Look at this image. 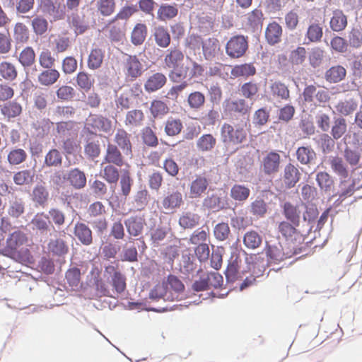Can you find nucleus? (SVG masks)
Segmentation results:
<instances>
[{
  "label": "nucleus",
  "instance_id": "obj_50",
  "mask_svg": "<svg viewBox=\"0 0 362 362\" xmlns=\"http://www.w3.org/2000/svg\"><path fill=\"white\" fill-rule=\"evenodd\" d=\"M183 129V124L180 119L168 118L165 123V132L169 136L178 135Z\"/></svg>",
  "mask_w": 362,
  "mask_h": 362
},
{
  "label": "nucleus",
  "instance_id": "obj_63",
  "mask_svg": "<svg viewBox=\"0 0 362 362\" xmlns=\"http://www.w3.org/2000/svg\"><path fill=\"white\" fill-rule=\"evenodd\" d=\"M35 59V54L33 49L30 47H27L20 54L19 62L23 66H30Z\"/></svg>",
  "mask_w": 362,
  "mask_h": 362
},
{
  "label": "nucleus",
  "instance_id": "obj_55",
  "mask_svg": "<svg viewBox=\"0 0 362 362\" xmlns=\"http://www.w3.org/2000/svg\"><path fill=\"white\" fill-rule=\"evenodd\" d=\"M178 10L176 6L170 5H162L158 11L159 20L165 21L172 19L177 15Z\"/></svg>",
  "mask_w": 362,
  "mask_h": 362
},
{
  "label": "nucleus",
  "instance_id": "obj_7",
  "mask_svg": "<svg viewBox=\"0 0 362 362\" xmlns=\"http://www.w3.org/2000/svg\"><path fill=\"white\" fill-rule=\"evenodd\" d=\"M305 206L303 202L293 203L285 202L282 205V214L286 221L295 225H299L302 214V209Z\"/></svg>",
  "mask_w": 362,
  "mask_h": 362
},
{
  "label": "nucleus",
  "instance_id": "obj_56",
  "mask_svg": "<svg viewBox=\"0 0 362 362\" xmlns=\"http://www.w3.org/2000/svg\"><path fill=\"white\" fill-rule=\"evenodd\" d=\"M66 279L67 284L72 289H76L78 288L81 281V272L80 269L74 267L67 270L66 272Z\"/></svg>",
  "mask_w": 362,
  "mask_h": 362
},
{
  "label": "nucleus",
  "instance_id": "obj_41",
  "mask_svg": "<svg viewBox=\"0 0 362 362\" xmlns=\"http://www.w3.org/2000/svg\"><path fill=\"white\" fill-rule=\"evenodd\" d=\"M0 76L7 81L15 80L18 76V71L15 65L6 61L1 62Z\"/></svg>",
  "mask_w": 362,
  "mask_h": 362
},
{
  "label": "nucleus",
  "instance_id": "obj_31",
  "mask_svg": "<svg viewBox=\"0 0 362 362\" xmlns=\"http://www.w3.org/2000/svg\"><path fill=\"white\" fill-rule=\"evenodd\" d=\"M150 298L153 300H158L164 298L165 300H173L175 296L168 291V285L163 281L162 283L156 284L150 292Z\"/></svg>",
  "mask_w": 362,
  "mask_h": 362
},
{
  "label": "nucleus",
  "instance_id": "obj_6",
  "mask_svg": "<svg viewBox=\"0 0 362 362\" xmlns=\"http://www.w3.org/2000/svg\"><path fill=\"white\" fill-rule=\"evenodd\" d=\"M144 66L136 55H127L124 63V73L127 79L134 81L140 77Z\"/></svg>",
  "mask_w": 362,
  "mask_h": 362
},
{
  "label": "nucleus",
  "instance_id": "obj_32",
  "mask_svg": "<svg viewBox=\"0 0 362 362\" xmlns=\"http://www.w3.org/2000/svg\"><path fill=\"white\" fill-rule=\"evenodd\" d=\"M67 180L76 189L83 188L86 185V175L78 168H74L70 170L67 175Z\"/></svg>",
  "mask_w": 362,
  "mask_h": 362
},
{
  "label": "nucleus",
  "instance_id": "obj_47",
  "mask_svg": "<svg viewBox=\"0 0 362 362\" xmlns=\"http://www.w3.org/2000/svg\"><path fill=\"white\" fill-rule=\"evenodd\" d=\"M168 105L160 100H153L150 106V112L153 118H162L169 112Z\"/></svg>",
  "mask_w": 362,
  "mask_h": 362
},
{
  "label": "nucleus",
  "instance_id": "obj_38",
  "mask_svg": "<svg viewBox=\"0 0 362 362\" xmlns=\"http://www.w3.org/2000/svg\"><path fill=\"white\" fill-rule=\"evenodd\" d=\"M243 241L247 248L255 250L261 245L262 238L257 232L250 230L245 233Z\"/></svg>",
  "mask_w": 362,
  "mask_h": 362
},
{
  "label": "nucleus",
  "instance_id": "obj_52",
  "mask_svg": "<svg viewBox=\"0 0 362 362\" xmlns=\"http://www.w3.org/2000/svg\"><path fill=\"white\" fill-rule=\"evenodd\" d=\"M98 11L103 16L112 15L116 8L115 0H96Z\"/></svg>",
  "mask_w": 362,
  "mask_h": 362
},
{
  "label": "nucleus",
  "instance_id": "obj_1",
  "mask_svg": "<svg viewBox=\"0 0 362 362\" xmlns=\"http://www.w3.org/2000/svg\"><path fill=\"white\" fill-rule=\"evenodd\" d=\"M298 226L299 225L282 221L278 225V231L291 248L300 252V246L303 244L305 237L297 228Z\"/></svg>",
  "mask_w": 362,
  "mask_h": 362
},
{
  "label": "nucleus",
  "instance_id": "obj_53",
  "mask_svg": "<svg viewBox=\"0 0 362 362\" xmlns=\"http://www.w3.org/2000/svg\"><path fill=\"white\" fill-rule=\"evenodd\" d=\"M100 175L110 184H116L119 177L118 169L112 165L105 166Z\"/></svg>",
  "mask_w": 362,
  "mask_h": 362
},
{
  "label": "nucleus",
  "instance_id": "obj_62",
  "mask_svg": "<svg viewBox=\"0 0 362 362\" xmlns=\"http://www.w3.org/2000/svg\"><path fill=\"white\" fill-rule=\"evenodd\" d=\"M33 200L40 206H44L48 199L49 193L45 187L37 185L33 191Z\"/></svg>",
  "mask_w": 362,
  "mask_h": 362
},
{
  "label": "nucleus",
  "instance_id": "obj_15",
  "mask_svg": "<svg viewBox=\"0 0 362 362\" xmlns=\"http://www.w3.org/2000/svg\"><path fill=\"white\" fill-rule=\"evenodd\" d=\"M124 225L130 236L138 237L143 233L146 220L144 216H133L124 221Z\"/></svg>",
  "mask_w": 362,
  "mask_h": 362
},
{
  "label": "nucleus",
  "instance_id": "obj_26",
  "mask_svg": "<svg viewBox=\"0 0 362 362\" xmlns=\"http://www.w3.org/2000/svg\"><path fill=\"white\" fill-rule=\"evenodd\" d=\"M203 54L206 59H214L220 51V45L217 39L210 37L202 43Z\"/></svg>",
  "mask_w": 362,
  "mask_h": 362
},
{
  "label": "nucleus",
  "instance_id": "obj_22",
  "mask_svg": "<svg viewBox=\"0 0 362 362\" xmlns=\"http://www.w3.org/2000/svg\"><path fill=\"white\" fill-rule=\"evenodd\" d=\"M1 113L8 119L19 116L23 111L22 105L16 100L9 101L0 105Z\"/></svg>",
  "mask_w": 362,
  "mask_h": 362
},
{
  "label": "nucleus",
  "instance_id": "obj_19",
  "mask_svg": "<svg viewBox=\"0 0 362 362\" xmlns=\"http://www.w3.org/2000/svg\"><path fill=\"white\" fill-rule=\"evenodd\" d=\"M74 234L76 238L84 245L93 243V233L90 228L84 223L77 222L74 228Z\"/></svg>",
  "mask_w": 362,
  "mask_h": 362
},
{
  "label": "nucleus",
  "instance_id": "obj_42",
  "mask_svg": "<svg viewBox=\"0 0 362 362\" xmlns=\"http://www.w3.org/2000/svg\"><path fill=\"white\" fill-rule=\"evenodd\" d=\"M256 74V69L252 64H243L235 66L231 70V75L235 78L252 76Z\"/></svg>",
  "mask_w": 362,
  "mask_h": 362
},
{
  "label": "nucleus",
  "instance_id": "obj_51",
  "mask_svg": "<svg viewBox=\"0 0 362 362\" xmlns=\"http://www.w3.org/2000/svg\"><path fill=\"white\" fill-rule=\"evenodd\" d=\"M110 284L112 286V292L114 293L115 298H116L126 289V278L124 275L121 273L112 276Z\"/></svg>",
  "mask_w": 362,
  "mask_h": 362
},
{
  "label": "nucleus",
  "instance_id": "obj_29",
  "mask_svg": "<svg viewBox=\"0 0 362 362\" xmlns=\"http://www.w3.org/2000/svg\"><path fill=\"white\" fill-rule=\"evenodd\" d=\"M105 160L107 163H113L119 167L122 166L124 163L123 156L119 148L110 144L107 146Z\"/></svg>",
  "mask_w": 362,
  "mask_h": 362
},
{
  "label": "nucleus",
  "instance_id": "obj_40",
  "mask_svg": "<svg viewBox=\"0 0 362 362\" xmlns=\"http://www.w3.org/2000/svg\"><path fill=\"white\" fill-rule=\"evenodd\" d=\"M105 51L100 48L92 49L88 59V66L90 69L100 68L103 62Z\"/></svg>",
  "mask_w": 362,
  "mask_h": 362
},
{
  "label": "nucleus",
  "instance_id": "obj_5",
  "mask_svg": "<svg viewBox=\"0 0 362 362\" xmlns=\"http://www.w3.org/2000/svg\"><path fill=\"white\" fill-rule=\"evenodd\" d=\"M86 127L92 134L109 133L112 129V122L103 116L90 115L86 120Z\"/></svg>",
  "mask_w": 362,
  "mask_h": 362
},
{
  "label": "nucleus",
  "instance_id": "obj_16",
  "mask_svg": "<svg viewBox=\"0 0 362 362\" xmlns=\"http://www.w3.org/2000/svg\"><path fill=\"white\" fill-rule=\"evenodd\" d=\"M171 233L170 224H159L150 230V240L153 247L160 246L168 235Z\"/></svg>",
  "mask_w": 362,
  "mask_h": 362
},
{
  "label": "nucleus",
  "instance_id": "obj_27",
  "mask_svg": "<svg viewBox=\"0 0 362 362\" xmlns=\"http://www.w3.org/2000/svg\"><path fill=\"white\" fill-rule=\"evenodd\" d=\"M145 115L141 110L128 111L125 116L124 124L129 127H139L144 124Z\"/></svg>",
  "mask_w": 362,
  "mask_h": 362
},
{
  "label": "nucleus",
  "instance_id": "obj_14",
  "mask_svg": "<svg viewBox=\"0 0 362 362\" xmlns=\"http://www.w3.org/2000/svg\"><path fill=\"white\" fill-rule=\"evenodd\" d=\"M241 263L240 255L236 253H232L225 272L227 281L233 283L241 278L239 268Z\"/></svg>",
  "mask_w": 362,
  "mask_h": 362
},
{
  "label": "nucleus",
  "instance_id": "obj_49",
  "mask_svg": "<svg viewBox=\"0 0 362 362\" xmlns=\"http://www.w3.org/2000/svg\"><path fill=\"white\" fill-rule=\"evenodd\" d=\"M60 74L56 69H48L38 76V81L42 86H51L59 78Z\"/></svg>",
  "mask_w": 362,
  "mask_h": 362
},
{
  "label": "nucleus",
  "instance_id": "obj_17",
  "mask_svg": "<svg viewBox=\"0 0 362 362\" xmlns=\"http://www.w3.org/2000/svg\"><path fill=\"white\" fill-rule=\"evenodd\" d=\"M42 9L45 15L48 16L53 21L63 19L65 16V5L56 6L50 0L44 2Z\"/></svg>",
  "mask_w": 362,
  "mask_h": 362
},
{
  "label": "nucleus",
  "instance_id": "obj_46",
  "mask_svg": "<svg viewBox=\"0 0 362 362\" xmlns=\"http://www.w3.org/2000/svg\"><path fill=\"white\" fill-rule=\"evenodd\" d=\"M25 202L21 199H15L10 202L7 213L11 218L17 219L25 213Z\"/></svg>",
  "mask_w": 362,
  "mask_h": 362
},
{
  "label": "nucleus",
  "instance_id": "obj_37",
  "mask_svg": "<svg viewBox=\"0 0 362 362\" xmlns=\"http://www.w3.org/2000/svg\"><path fill=\"white\" fill-rule=\"evenodd\" d=\"M358 107V103L354 98L339 101L335 106L336 110L342 115L347 116L353 113Z\"/></svg>",
  "mask_w": 362,
  "mask_h": 362
},
{
  "label": "nucleus",
  "instance_id": "obj_25",
  "mask_svg": "<svg viewBox=\"0 0 362 362\" xmlns=\"http://www.w3.org/2000/svg\"><path fill=\"white\" fill-rule=\"evenodd\" d=\"M296 155L297 160L302 165H310L316 158V153L310 146L298 147Z\"/></svg>",
  "mask_w": 362,
  "mask_h": 362
},
{
  "label": "nucleus",
  "instance_id": "obj_64",
  "mask_svg": "<svg viewBox=\"0 0 362 362\" xmlns=\"http://www.w3.org/2000/svg\"><path fill=\"white\" fill-rule=\"evenodd\" d=\"M168 285V291L174 295L184 291L185 286L182 282L175 276L169 275L166 281H164Z\"/></svg>",
  "mask_w": 362,
  "mask_h": 362
},
{
  "label": "nucleus",
  "instance_id": "obj_33",
  "mask_svg": "<svg viewBox=\"0 0 362 362\" xmlns=\"http://www.w3.org/2000/svg\"><path fill=\"white\" fill-rule=\"evenodd\" d=\"M216 143V139L212 134H204L197 139V148L201 152H209L215 148Z\"/></svg>",
  "mask_w": 362,
  "mask_h": 362
},
{
  "label": "nucleus",
  "instance_id": "obj_9",
  "mask_svg": "<svg viewBox=\"0 0 362 362\" xmlns=\"http://www.w3.org/2000/svg\"><path fill=\"white\" fill-rule=\"evenodd\" d=\"M247 49V41L243 36H234L226 44V53L233 58L242 57Z\"/></svg>",
  "mask_w": 362,
  "mask_h": 362
},
{
  "label": "nucleus",
  "instance_id": "obj_28",
  "mask_svg": "<svg viewBox=\"0 0 362 362\" xmlns=\"http://www.w3.org/2000/svg\"><path fill=\"white\" fill-rule=\"evenodd\" d=\"M329 164L332 171L341 179L349 177V170L343 159L339 156H332L329 159Z\"/></svg>",
  "mask_w": 362,
  "mask_h": 362
},
{
  "label": "nucleus",
  "instance_id": "obj_44",
  "mask_svg": "<svg viewBox=\"0 0 362 362\" xmlns=\"http://www.w3.org/2000/svg\"><path fill=\"white\" fill-rule=\"evenodd\" d=\"M272 96L280 100H288L290 92L287 86L280 81H275L270 86Z\"/></svg>",
  "mask_w": 362,
  "mask_h": 362
},
{
  "label": "nucleus",
  "instance_id": "obj_4",
  "mask_svg": "<svg viewBox=\"0 0 362 362\" xmlns=\"http://www.w3.org/2000/svg\"><path fill=\"white\" fill-rule=\"evenodd\" d=\"M268 260L274 264L280 262L292 257L294 255L299 254L298 251L293 248L285 250L280 243L270 244L266 242L264 249Z\"/></svg>",
  "mask_w": 362,
  "mask_h": 362
},
{
  "label": "nucleus",
  "instance_id": "obj_18",
  "mask_svg": "<svg viewBox=\"0 0 362 362\" xmlns=\"http://www.w3.org/2000/svg\"><path fill=\"white\" fill-rule=\"evenodd\" d=\"M167 82L166 76L160 72H156L149 76L145 83L144 88L148 93L155 92L162 88Z\"/></svg>",
  "mask_w": 362,
  "mask_h": 362
},
{
  "label": "nucleus",
  "instance_id": "obj_36",
  "mask_svg": "<svg viewBox=\"0 0 362 362\" xmlns=\"http://www.w3.org/2000/svg\"><path fill=\"white\" fill-rule=\"evenodd\" d=\"M346 74V71L342 66H334L326 71L325 79L329 83H338L345 78Z\"/></svg>",
  "mask_w": 362,
  "mask_h": 362
},
{
  "label": "nucleus",
  "instance_id": "obj_58",
  "mask_svg": "<svg viewBox=\"0 0 362 362\" xmlns=\"http://www.w3.org/2000/svg\"><path fill=\"white\" fill-rule=\"evenodd\" d=\"M146 36L145 24H136L132 33V42L135 45H141Z\"/></svg>",
  "mask_w": 362,
  "mask_h": 362
},
{
  "label": "nucleus",
  "instance_id": "obj_60",
  "mask_svg": "<svg viewBox=\"0 0 362 362\" xmlns=\"http://www.w3.org/2000/svg\"><path fill=\"white\" fill-rule=\"evenodd\" d=\"M155 40L158 46L165 48L170 43V36L167 30L162 27L158 28L154 33Z\"/></svg>",
  "mask_w": 362,
  "mask_h": 362
},
{
  "label": "nucleus",
  "instance_id": "obj_34",
  "mask_svg": "<svg viewBox=\"0 0 362 362\" xmlns=\"http://www.w3.org/2000/svg\"><path fill=\"white\" fill-rule=\"evenodd\" d=\"M316 182L320 189L325 193L330 192L334 188V180L327 172L321 171L317 173L316 175Z\"/></svg>",
  "mask_w": 362,
  "mask_h": 362
},
{
  "label": "nucleus",
  "instance_id": "obj_43",
  "mask_svg": "<svg viewBox=\"0 0 362 362\" xmlns=\"http://www.w3.org/2000/svg\"><path fill=\"white\" fill-rule=\"evenodd\" d=\"M282 29L279 24H268L265 37L270 45L278 43L281 40Z\"/></svg>",
  "mask_w": 362,
  "mask_h": 362
},
{
  "label": "nucleus",
  "instance_id": "obj_11",
  "mask_svg": "<svg viewBox=\"0 0 362 362\" xmlns=\"http://www.w3.org/2000/svg\"><path fill=\"white\" fill-rule=\"evenodd\" d=\"M184 204L183 195L178 190L168 193L161 202L162 207L168 214H173L180 209Z\"/></svg>",
  "mask_w": 362,
  "mask_h": 362
},
{
  "label": "nucleus",
  "instance_id": "obj_35",
  "mask_svg": "<svg viewBox=\"0 0 362 362\" xmlns=\"http://www.w3.org/2000/svg\"><path fill=\"white\" fill-rule=\"evenodd\" d=\"M250 189L247 187L240 184L234 185L230 192V197L233 200L239 202L246 201L250 197Z\"/></svg>",
  "mask_w": 362,
  "mask_h": 362
},
{
  "label": "nucleus",
  "instance_id": "obj_57",
  "mask_svg": "<svg viewBox=\"0 0 362 362\" xmlns=\"http://www.w3.org/2000/svg\"><path fill=\"white\" fill-rule=\"evenodd\" d=\"M187 103L192 109L199 110L205 103V96L199 91L192 92L188 95Z\"/></svg>",
  "mask_w": 362,
  "mask_h": 362
},
{
  "label": "nucleus",
  "instance_id": "obj_30",
  "mask_svg": "<svg viewBox=\"0 0 362 362\" xmlns=\"http://www.w3.org/2000/svg\"><path fill=\"white\" fill-rule=\"evenodd\" d=\"M240 95L250 100H255L259 96V86L254 81L244 83L239 89Z\"/></svg>",
  "mask_w": 362,
  "mask_h": 362
},
{
  "label": "nucleus",
  "instance_id": "obj_21",
  "mask_svg": "<svg viewBox=\"0 0 362 362\" xmlns=\"http://www.w3.org/2000/svg\"><path fill=\"white\" fill-rule=\"evenodd\" d=\"M209 182L205 177L198 175L191 182L189 187V195L191 198L200 197L206 190Z\"/></svg>",
  "mask_w": 362,
  "mask_h": 362
},
{
  "label": "nucleus",
  "instance_id": "obj_8",
  "mask_svg": "<svg viewBox=\"0 0 362 362\" xmlns=\"http://www.w3.org/2000/svg\"><path fill=\"white\" fill-rule=\"evenodd\" d=\"M281 156L276 151L267 153L261 162V168L266 175L276 174L280 169Z\"/></svg>",
  "mask_w": 362,
  "mask_h": 362
},
{
  "label": "nucleus",
  "instance_id": "obj_45",
  "mask_svg": "<svg viewBox=\"0 0 362 362\" xmlns=\"http://www.w3.org/2000/svg\"><path fill=\"white\" fill-rule=\"evenodd\" d=\"M27 158L28 154L24 149L14 148L8 152L7 160L11 165H18L24 163Z\"/></svg>",
  "mask_w": 362,
  "mask_h": 362
},
{
  "label": "nucleus",
  "instance_id": "obj_13",
  "mask_svg": "<svg viewBox=\"0 0 362 362\" xmlns=\"http://www.w3.org/2000/svg\"><path fill=\"white\" fill-rule=\"evenodd\" d=\"M114 141L123 153L126 156H132V144L131 141V134L125 129H117L114 136Z\"/></svg>",
  "mask_w": 362,
  "mask_h": 362
},
{
  "label": "nucleus",
  "instance_id": "obj_10",
  "mask_svg": "<svg viewBox=\"0 0 362 362\" xmlns=\"http://www.w3.org/2000/svg\"><path fill=\"white\" fill-rule=\"evenodd\" d=\"M301 173L297 166L289 163L284 168L281 181L286 189H291L300 180Z\"/></svg>",
  "mask_w": 362,
  "mask_h": 362
},
{
  "label": "nucleus",
  "instance_id": "obj_24",
  "mask_svg": "<svg viewBox=\"0 0 362 362\" xmlns=\"http://www.w3.org/2000/svg\"><path fill=\"white\" fill-rule=\"evenodd\" d=\"M200 216L192 211H184L179 218L178 223L183 229H192L199 225Z\"/></svg>",
  "mask_w": 362,
  "mask_h": 362
},
{
  "label": "nucleus",
  "instance_id": "obj_20",
  "mask_svg": "<svg viewBox=\"0 0 362 362\" xmlns=\"http://www.w3.org/2000/svg\"><path fill=\"white\" fill-rule=\"evenodd\" d=\"M225 109L229 112L240 113L245 115L249 112L250 107L244 98L236 100H226Z\"/></svg>",
  "mask_w": 362,
  "mask_h": 362
},
{
  "label": "nucleus",
  "instance_id": "obj_59",
  "mask_svg": "<svg viewBox=\"0 0 362 362\" xmlns=\"http://www.w3.org/2000/svg\"><path fill=\"white\" fill-rule=\"evenodd\" d=\"M49 250L54 254L62 255L68 252V246L62 239L51 240L48 243Z\"/></svg>",
  "mask_w": 362,
  "mask_h": 362
},
{
  "label": "nucleus",
  "instance_id": "obj_54",
  "mask_svg": "<svg viewBox=\"0 0 362 362\" xmlns=\"http://www.w3.org/2000/svg\"><path fill=\"white\" fill-rule=\"evenodd\" d=\"M34 173L30 170H23L16 173L13 175V182L17 185H28L33 181Z\"/></svg>",
  "mask_w": 362,
  "mask_h": 362
},
{
  "label": "nucleus",
  "instance_id": "obj_39",
  "mask_svg": "<svg viewBox=\"0 0 362 362\" xmlns=\"http://www.w3.org/2000/svg\"><path fill=\"white\" fill-rule=\"evenodd\" d=\"M347 131V123L344 118H335L331 128L330 134L334 139L339 140Z\"/></svg>",
  "mask_w": 362,
  "mask_h": 362
},
{
  "label": "nucleus",
  "instance_id": "obj_12",
  "mask_svg": "<svg viewBox=\"0 0 362 362\" xmlns=\"http://www.w3.org/2000/svg\"><path fill=\"white\" fill-rule=\"evenodd\" d=\"M28 238L24 232L16 230L9 234L6 239V250L14 253L20 247L28 245Z\"/></svg>",
  "mask_w": 362,
  "mask_h": 362
},
{
  "label": "nucleus",
  "instance_id": "obj_2",
  "mask_svg": "<svg viewBox=\"0 0 362 362\" xmlns=\"http://www.w3.org/2000/svg\"><path fill=\"white\" fill-rule=\"evenodd\" d=\"M246 123L242 122L234 126L224 123L221 128V137L226 145H238L246 140Z\"/></svg>",
  "mask_w": 362,
  "mask_h": 362
},
{
  "label": "nucleus",
  "instance_id": "obj_23",
  "mask_svg": "<svg viewBox=\"0 0 362 362\" xmlns=\"http://www.w3.org/2000/svg\"><path fill=\"white\" fill-rule=\"evenodd\" d=\"M33 230H37L41 233L47 232L52 226V222L48 215L44 212L37 213L31 221Z\"/></svg>",
  "mask_w": 362,
  "mask_h": 362
},
{
  "label": "nucleus",
  "instance_id": "obj_48",
  "mask_svg": "<svg viewBox=\"0 0 362 362\" xmlns=\"http://www.w3.org/2000/svg\"><path fill=\"white\" fill-rule=\"evenodd\" d=\"M62 163V156L56 148L50 149L45 156L44 165L48 168H57Z\"/></svg>",
  "mask_w": 362,
  "mask_h": 362
},
{
  "label": "nucleus",
  "instance_id": "obj_3",
  "mask_svg": "<svg viewBox=\"0 0 362 362\" xmlns=\"http://www.w3.org/2000/svg\"><path fill=\"white\" fill-rule=\"evenodd\" d=\"M185 55L182 50L177 47L168 49L164 56V68L170 70V76H185L186 71L183 70Z\"/></svg>",
  "mask_w": 362,
  "mask_h": 362
},
{
  "label": "nucleus",
  "instance_id": "obj_61",
  "mask_svg": "<svg viewBox=\"0 0 362 362\" xmlns=\"http://www.w3.org/2000/svg\"><path fill=\"white\" fill-rule=\"evenodd\" d=\"M77 85L83 90H89L94 83V79L86 72L80 71L76 76Z\"/></svg>",
  "mask_w": 362,
  "mask_h": 362
}]
</instances>
